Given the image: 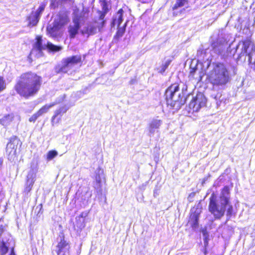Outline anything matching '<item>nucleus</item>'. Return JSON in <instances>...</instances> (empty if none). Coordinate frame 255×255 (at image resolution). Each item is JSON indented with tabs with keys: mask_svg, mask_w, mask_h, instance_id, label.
Here are the masks:
<instances>
[{
	"mask_svg": "<svg viewBox=\"0 0 255 255\" xmlns=\"http://www.w3.org/2000/svg\"><path fill=\"white\" fill-rule=\"evenodd\" d=\"M42 83L41 77L32 72L22 74L17 80L14 89L23 97H28L36 93Z\"/></svg>",
	"mask_w": 255,
	"mask_h": 255,
	"instance_id": "1",
	"label": "nucleus"
},
{
	"mask_svg": "<svg viewBox=\"0 0 255 255\" xmlns=\"http://www.w3.org/2000/svg\"><path fill=\"white\" fill-rule=\"evenodd\" d=\"M208 74L210 83L214 87L223 88L230 80V72L226 66L220 63H213Z\"/></svg>",
	"mask_w": 255,
	"mask_h": 255,
	"instance_id": "2",
	"label": "nucleus"
},
{
	"mask_svg": "<svg viewBox=\"0 0 255 255\" xmlns=\"http://www.w3.org/2000/svg\"><path fill=\"white\" fill-rule=\"evenodd\" d=\"M237 62H244L248 57L249 64L251 68L255 69V45L250 39L240 41L236 46Z\"/></svg>",
	"mask_w": 255,
	"mask_h": 255,
	"instance_id": "3",
	"label": "nucleus"
},
{
	"mask_svg": "<svg viewBox=\"0 0 255 255\" xmlns=\"http://www.w3.org/2000/svg\"><path fill=\"white\" fill-rule=\"evenodd\" d=\"M184 89L180 91L179 85L174 84L167 88L165 91V96L167 104L171 107H180L184 104L183 98L184 94L183 92Z\"/></svg>",
	"mask_w": 255,
	"mask_h": 255,
	"instance_id": "4",
	"label": "nucleus"
},
{
	"mask_svg": "<svg viewBox=\"0 0 255 255\" xmlns=\"http://www.w3.org/2000/svg\"><path fill=\"white\" fill-rule=\"evenodd\" d=\"M36 40L31 51L30 56L37 58L42 57L43 55V50L46 49L52 52H57L62 49L61 47L55 45L50 42L47 41L46 43L43 42L42 37L40 36H37Z\"/></svg>",
	"mask_w": 255,
	"mask_h": 255,
	"instance_id": "5",
	"label": "nucleus"
},
{
	"mask_svg": "<svg viewBox=\"0 0 255 255\" xmlns=\"http://www.w3.org/2000/svg\"><path fill=\"white\" fill-rule=\"evenodd\" d=\"M227 207L224 204H220L214 193L211 195L210 197L208 209L215 219H220L224 216Z\"/></svg>",
	"mask_w": 255,
	"mask_h": 255,
	"instance_id": "6",
	"label": "nucleus"
},
{
	"mask_svg": "<svg viewBox=\"0 0 255 255\" xmlns=\"http://www.w3.org/2000/svg\"><path fill=\"white\" fill-rule=\"evenodd\" d=\"M81 61V56L80 55L72 56L64 59L62 60V65L59 72L67 73L70 69Z\"/></svg>",
	"mask_w": 255,
	"mask_h": 255,
	"instance_id": "7",
	"label": "nucleus"
},
{
	"mask_svg": "<svg viewBox=\"0 0 255 255\" xmlns=\"http://www.w3.org/2000/svg\"><path fill=\"white\" fill-rule=\"evenodd\" d=\"M19 142L20 140L16 136L10 138V141L7 144L6 150L8 160L13 161L16 157L17 147Z\"/></svg>",
	"mask_w": 255,
	"mask_h": 255,
	"instance_id": "8",
	"label": "nucleus"
},
{
	"mask_svg": "<svg viewBox=\"0 0 255 255\" xmlns=\"http://www.w3.org/2000/svg\"><path fill=\"white\" fill-rule=\"evenodd\" d=\"M212 47L217 54L225 56L228 48L226 39L223 37L219 36L216 42L212 43Z\"/></svg>",
	"mask_w": 255,
	"mask_h": 255,
	"instance_id": "9",
	"label": "nucleus"
},
{
	"mask_svg": "<svg viewBox=\"0 0 255 255\" xmlns=\"http://www.w3.org/2000/svg\"><path fill=\"white\" fill-rule=\"evenodd\" d=\"M205 104V99L201 93L198 94L196 97H193L189 104V108L192 110V112H198L201 107Z\"/></svg>",
	"mask_w": 255,
	"mask_h": 255,
	"instance_id": "10",
	"label": "nucleus"
},
{
	"mask_svg": "<svg viewBox=\"0 0 255 255\" xmlns=\"http://www.w3.org/2000/svg\"><path fill=\"white\" fill-rule=\"evenodd\" d=\"M45 6L44 4H41L36 11L31 13L28 17L29 25L33 26L37 24L41 15L45 9Z\"/></svg>",
	"mask_w": 255,
	"mask_h": 255,
	"instance_id": "11",
	"label": "nucleus"
},
{
	"mask_svg": "<svg viewBox=\"0 0 255 255\" xmlns=\"http://www.w3.org/2000/svg\"><path fill=\"white\" fill-rule=\"evenodd\" d=\"M58 245L57 246V255H69L70 245L65 241L64 238L60 237L58 239Z\"/></svg>",
	"mask_w": 255,
	"mask_h": 255,
	"instance_id": "12",
	"label": "nucleus"
},
{
	"mask_svg": "<svg viewBox=\"0 0 255 255\" xmlns=\"http://www.w3.org/2000/svg\"><path fill=\"white\" fill-rule=\"evenodd\" d=\"M69 21L67 15L65 13H59L54 19L53 28L59 29L66 24Z\"/></svg>",
	"mask_w": 255,
	"mask_h": 255,
	"instance_id": "13",
	"label": "nucleus"
},
{
	"mask_svg": "<svg viewBox=\"0 0 255 255\" xmlns=\"http://www.w3.org/2000/svg\"><path fill=\"white\" fill-rule=\"evenodd\" d=\"M37 170V164H35L34 162H32L31 163L30 169L27 175L26 184L33 185L35 181L36 174Z\"/></svg>",
	"mask_w": 255,
	"mask_h": 255,
	"instance_id": "14",
	"label": "nucleus"
},
{
	"mask_svg": "<svg viewBox=\"0 0 255 255\" xmlns=\"http://www.w3.org/2000/svg\"><path fill=\"white\" fill-rule=\"evenodd\" d=\"M162 124V121L157 118L152 119L148 124V130L149 136H152L155 132H158V129Z\"/></svg>",
	"mask_w": 255,
	"mask_h": 255,
	"instance_id": "15",
	"label": "nucleus"
},
{
	"mask_svg": "<svg viewBox=\"0 0 255 255\" xmlns=\"http://www.w3.org/2000/svg\"><path fill=\"white\" fill-rule=\"evenodd\" d=\"M230 192L229 188L226 186L222 190L219 196V199L217 200L220 204H224L226 206L230 203Z\"/></svg>",
	"mask_w": 255,
	"mask_h": 255,
	"instance_id": "16",
	"label": "nucleus"
},
{
	"mask_svg": "<svg viewBox=\"0 0 255 255\" xmlns=\"http://www.w3.org/2000/svg\"><path fill=\"white\" fill-rule=\"evenodd\" d=\"M74 24L70 25L68 27V32L69 33L70 38H74L78 33L80 28V19L77 17H75L73 20Z\"/></svg>",
	"mask_w": 255,
	"mask_h": 255,
	"instance_id": "17",
	"label": "nucleus"
},
{
	"mask_svg": "<svg viewBox=\"0 0 255 255\" xmlns=\"http://www.w3.org/2000/svg\"><path fill=\"white\" fill-rule=\"evenodd\" d=\"M124 10L123 9H120L113 16L111 25L114 27L116 25L120 26L123 21Z\"/></svg>",
	"mask_w": 255,
	"mask_h": 255,
	"instance_id": "18",
	"label": "nucleus"
},
{
	"mask_svg": "<svg viewBox=\"0 0 255 255\" xmlns=\"http://www.w3.org/2000/svg\"><path fill=\"white\" fill-rule=\"evenodd\" d=\"M104 173V171L100 167L97 168L95 171V180L96 184L94 185L95 189L98 192L100 191L101 175Z\"/></svg>",
	"mask_w": 255,
	"mask_h": 255,
	"instance_id": "19",
	"label": "nucleus"
},
{
	"mask_svg": "<svg viewBox=\"0 0 255 255\" xmlns=\"http://www.w3.org/2000/svg\"><path fill=\"white\" fill-rule=\"evenodd\" d=\"M200 212L195 211L190 215L189 223L193 228H196L198 226Z\"/></svg>",
	"mask_w": 255,
	"mask_h": 255,
	"instance_id": "20",
	"label": "nucleus"
},
{
	"mask_svg": "<svg viewBox=\"0 0 255 255\" xmlns=\"http://www.w3.org/2000/svg\"><path fill=\"white\" fill-rule=\"evenodd\" d=\"M96 32L97 27L93 24L88 25L81 30L83 34H88V35H94Z\"/></svg>",
	"mask_w": 255,
	"mask_h": 255,
	"instance_id": "21",
	"label": "nucleus"
},
{
	"mask_svg": "<svg viewBox=\"0 0 255 255\" xmlns=\"http://www.w3.org/2000/svg\"><path fill=\"white\" fill-rule=\"evenodd\" d=\"M13 118L12 113L8 114L0 119V123L2 126L6 127L12 121Z\"/></svg>",
	"mask_w": 255,
	"mask_h": 255,
	"instance_id": "22",
	"label": "nucleus"
},
{
	"mask_svg": "<svg viewBox=\"0 0 255 255\" xmlns=\"http://www.w3.org/2000/svg\"><path fill=\"white\" fill-rule=\"evenodd\" d=\"M128 22V20H127L126 22L124 23V25L122 27L118 26V30L115 36V38H119L123 36L125 32L126 28L127 27Z\"/></svg>",
	"mask_w": 255,
	"mask_h": 255,
	"instance_id": "23",
	"label": "nucleus"
},
{
	"mask_svg": "<svg viewBox=\"0 0 255 255\" xmlns=\"http://www.w3.org/2000/svg\"><path fill=\"white\" fill-rule=\"evenodd\" d=\"M58 155V152L56 150H50L49 151L47 154L46 159L47 161H50L55 158Z\"/></svg>",
	"mask_w": 255,
	"mask_h": 255,
	"instance_id": "24",
	"label": "nucleus"
},
{
	"mask_svg": "<svg viewBox=\"0 0 255 255\" xmlns=\"http://www.w3.org/2000/svg\"><path fill=\"white\" fill-rule=\"evenodd\" d=\"M227 220H229L233 215V207L231 203L229 204V205L227 207Z\"/></svg>",
	"mask_w": 255,
	"mask_h": 255,
	"instance_id": "25",
	"label": "nucleus"
},
{
	"mask_svg": "<svg viewBox=\"0 0 255 255\" xmlns=\"http://www.w3.org/2000/svg\"><path fill=\"white\" fill-rule=\"evenodd\" d=\"M188 2V0H176V3L173 7V9H177L179 7L185 5Z\"/></svg>",
	"mask_w": 255,
	"mask_h": 255,
	"instance_id": "26",
	"label": "nucleus"
},
{
	"mask_svg": "<svg viewBox=\"0 0 255 255\" xmlns=\"http://www.w3.org/2000/svg\"><path fill=\"white\" fill-rule=\"evenodd\" d=\"M63 0H51L50 5L51 9L57 8L60 4H61Z\"/></svg>",
	"mask_w": 255,
	"mask_h": 255,
	"instance_id": "27",
	"label": "nucleus"
},
{
	"mask_svg": "<svg viewBox=\"0 0 255 255\" xmlns=\"http://www.w3.org/2000/svg\"><path fill=\"white\" fill-rule=\"evenodd\" d=\"M8 248L6 246L4 242L0 245V255H4L8 252Z\"/></svg>",
	"mask_w": 255,
	"mask_h": 255,
	"instance_id": "28",
	"label": "nucleus"
},
{
	"mask_svg": "<svg viewBox=\"0 0 255 255\" xmlns=\"http://www.w3.org/2000/svg\"><path fill=\"white\" fill-rule=\"evenodd\" d=\"M87 214H88L87 213L83 212L80 214V215L78 217L79 221L81 222V224L79 226V227L80 229H82L84 227V225L83 224V222H84L83 218L86 217L87 216Z\"/></svg>",
	"mask_w": 255,
	"mask_h": 255,
	"instance_id": "29",
	"label": "nucleus"
},
{
	"mask_svg": "<svg viewBox=\"0 0 255 255\" xmlns=\"http://www.w3.org/2000/svg\"><path fill=\"white\" fill-rule=\"evenodd\" d=\"M60 113H57V114L53 116L52 118L51 123L53 125L58 123L61 117L59 114Z\"/></svg>",
	"mask_w": 255,
	"mask_h": 255,
	"instance_id": "30",
	"label": "nucleus"
},
{
	"mask_svg": "<svg viewBox=\"0 0 255 255\" xmlns=\"http://www.w3.org/2000/svg\"><path fill=\"white\" fill-rule=\"evenodd\" d=\"M6 88V83L3 78L0 77V92Z\"/></svg>",
	"mask_w": 255,
	"mask_h": 255,
	"instance_id": "31",
	"label": "nucleus"
},
{
	"mask_svg": "<svg viewBox=\"0 0 255 255\" xmlns=\"http://www.w3.org/2000/svg\"><path fill=\"white\" fill-rule=\"evenodd\" d=\"M52 106L53 105L47 104L42 107L38 112H46L47 111L49 110V108Z\"/></svg>",
	"mask_w": 255,
	"mask_h": 255,
	"instance_id": "32",
	"label": "nucleus"
},
{
	"mask_svg": "<svg viewBox=\"0 0 255 255\" xmlns=\"http://www.w3.org/2000/svg\"><path fill=\"white\" fill-rule=\"evenodd\" d=\"M40 115V114H39V113L34 114L31 117L29 118V122H34Z\"/></svg>",
	"mask_w": 255,
	"mask_h": 255,
	"instance_id": "33",
	"label": "nucleus"
},
{
	"mask_svg": "<svg viewBox=\"0 0 255 255\" xmlns=\"http://www.w3.org/2000/svg\"><path fill=\"white\" fill-rule=\"evenodd\" d=\"M33 185L26 184L25 185L24 192L29 193L32 189Z\"/></svg>",
	"mask_w": 255,
	"mask_h": 255,
	"instance_id": "34",
	"label": "nucleus"
},
{
	"mask_svg": "<svg viewBox=\"0 0 255 255\" xmlns=\"http://www.w3.org/2000/svg\"><path fill=\"white\" fill-rule=\"evenodd\" d=\"M103 12H104V14H103V18H104L105 14L108 12V10H109L108 6L107 3H103Z\"/></svg>",
	"mask_w": 255,
	"mask_h": 255,
	"instance_id": "35",
	"label": "nucleus"
},
{
	"mask_svg": "<svg viewBox=\"0 0 255 255\" xmlns=\"http://www.w3.org/2000/svg\"><path fill=\"white\" fill-rule=\"evenodd\" d=\"M169 65V62H166L161 67V72H164Z\"/></svg>",
	"mask_w": 255,
	"mask_h": 255,
	"instance_id": "36",
	"label": "nucleus"
},
{
	"mask_svg": "<svg viewBox=\"0 0 255 255\" xmlns=\"http://www.w3.org/2000/svg\"><path fill=\"white\" fill-rule=\"evenodd\" d=\"M190 68H191V70L190 71L189 76L193 77H194V74L196 72V71H197V68H192V65H191Z\"/></svg>",
	"mask_w": 255,
	"mask_h": 255,
	"instance_id": "37",
	"label": "nucleus"
},
{
	"mask_svg": "<svg viewBox=\"0 0 255 255\" xmlns=\"http://www.w3.org/2000/svg\"><path fill=\"white\" fill-rule=\"evenodd\" d=\"M207 64V68H208V67H209L210 65V61H208L207 62H205L204 63V64Z\"/></svg>",
	"mask_w": 255,
	"mask_h": 255,
	"instance_id": "38",
	"label": "nucleus"
},
{
	"mask_svg": "<svg viewBox=\"0 0 255 255\" xmlns=\"http://www.w3.org/2000/svg\"><path fill=\"white\" fill-rule=\"evenodd\" d=\"M87 194H88V198H90L92 196V193L91 192H87Z\"/></svg>",
	"mask_w": 255,
	"mask_h": 255,
	"instance_id": "39",
	"label": "nucleus"
},
{
	"mask_svg": "<svg viewBox=\"0 0 255 255\" xmlns=\"http://www.w3.org/2000/svg\"><path fill=\"white\" fill-rule=\"evenodd\" d=\"M3 163V159L2 158H0V166L2 165Z\"/></svg>",
	"mask_w": 255,
	"mask_h": 255,
	"instance_id": "40",
	"label": "nucleus"
},
{
	"mask_svg": "<svg viewBox=\"0 0 255 255\" xmlns=\"http://www.w3.org/2000/svg\"><path fill=\"white\" fill-rule=\"evenodd\" d=\"M15 255V254H14V252H13V249H12V251H11V252L10 254V255Z\"/></svg>",
	"mask_w": 255,
	"mask_h": 255,
	"instance_id": "41",
	"label": "nucleus"
},
{
	"mask_svg": "<svg viewBox=\"0 0 255 255\" xmlns=\"http://www.w3.org/2000/svg\"><path fill=\"white\" fill-rule=\"evenodd\" d=\"M156 194H157L156 192H155V191H154V197H155V196H156Z\"/></svg>",
	"mask_w": 255,
	"mask_h": 255,
	"instance_id": "42",
	"label": "nucleus"
},
{
	"mask_svg": "<svg viewBox=\"0 0 255 255\" xmlns=\"http://www.w3.org/2000/svg\"><path fill=\"white\" fill-rule=\"evenodd\" d=\"M254 24L255 25V17H254Z\"/></svg>",
	"mask_w": 255,
	"mask_h": 255,
	"instance_id": "43",
	"label": "nucleus"
},
{
	"mask_svg": "<svg viewBox=\"0 0 255 255\" xmlns=\"http://www.w3.org/2000/svg\"><path fill=\"white\" fill-rule=\"evenodd\" d=\"M254 24L255 25V17H254Z\"/></svg>",
	"mask_w": 255,
	"mask_h": 255,
	"instance_id": "44",
	"label": "nucleus"
}]
</instances>
